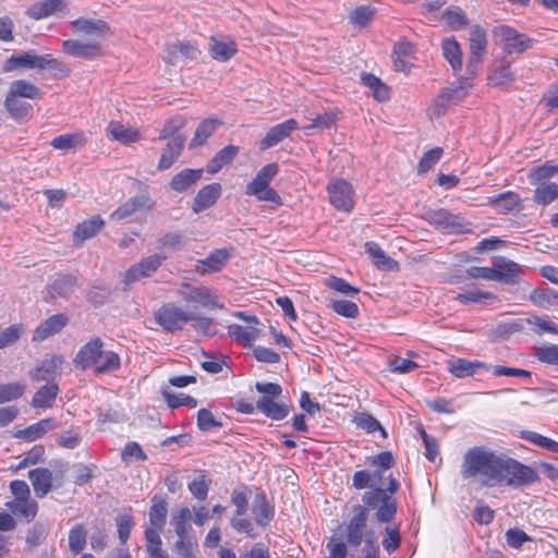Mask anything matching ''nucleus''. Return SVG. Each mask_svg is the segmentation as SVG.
<instances>
[{
    "mask_svg": "<svg viewBox=\"0 0 558 558\" xmlns=\"http://www.w3.org/2000/svg\"><path fill=\"white\" fill-rule=\"evenodd\" d=\"M153 504L149 509V521L150 524L161 530L166 523L167 513H168V504L165 500H161L157 497L153 498Z\"/></svg>",
    "mask_w": 558,
    "mask_h": 558,
    "instance_id": "nucleus-48",
    "label": "nucleus"
},
{
    "mask_svg": "<svg viewBox=\"0 0 558 558\" xmlns=\"http://www.w3.org/2000/svg\"><path fill=\"white\" fill-rule=\"evenodd\" d=\"M167 53L171 60L196 59L201 51L192 41H177L167 45Z\"/></svg>",
    "mask_w": 558,
    "mask_h": 558,
    "instance_id": "nucleus-29",
    "label": "nucleus"
},
{
    "mask_svg": "<svg viewBox=\"0 0 558 558\" xmlns=\"http://www.w3.org/2000/svg\"><path fill=\"white\" fill-rule=\"evenodd\" d=\"M449 371L452 375H454L458 378H463L466 376H472L477 368L485 367L488 368L484 363L482 362H471L465 359H456L450 360L448 362Z\"/></svg>",
    "mask_w": 558,
    "mask_h": 558,
    "instance_id": "nucleus-38",
    "label": "nucleus"
},
{
    "mask_svg": "<svg viewBox=\"0 0 558 558\" xmlns=\"http://www.w3.org/2000/svg\"><path fill=\"white\" fill-rule=\"evenodd\" d=\"M502 458L485 447L470 448L463 457L461 476L465 480L481 476L482 485L494 486L498 484Z\"/></svg>",
    "mask_w": 558,
    "mask_h": 558,
    "instance_id": "nucleus-2",
    "label": "nucleus"
},
{
    "mask_svg": "<svg viewBox=\"0 0 558 558\" xmlns=\"http://www.w3.org/2000/svg\"><path fill=\"white\" fill-rule=\"evenodd\" d=\"M62 363L63 359L61 356L53 355L47 357L29 373V376L36 381H50L60 374Z\"/></svg>",
    "mask_w": 558,
    "mask_h": 558,
    "instance_id": "nucleus-21",
    "label": "nucleus"
},
{
    "mask_svg": "<svg viewBox=\"0 0 558 558\" xmlns=\"http://www.w3.org/2000/svg\"><path fill=\"white\" fill-rule=\"evenodd\" d=\"M386 471L378 468L371 472L372 483L375 489L364 493L362 500L367 508L376 509L375 514L377 521L388 523L392 521L397 512V502L391 497L399 489V483L391 475L388 476L389 485L385 488Z\"/></svg>",
    "mask_w": 558,
    "mask_h": 558,
    "instance_id": "nucleus-1",
    "label": "nucleus"
},
{
    "mask_svg": "<svg viewBox=\"0 0 558 558\" xmlns=\"http://www.w3.org/2000/svg\"><path fill=\"white\" fill-rule=\"evenodd\" d=\"M62 50L75 58L93 60L101 57V44L96 39L86 43L78 39H66L62 43Z\"/></svg>",
    "mask_w": 558,
    "mask_h": 558,
    "instance_id": "nucleus-14",
    "label": "nucleus"
},
{
    "mask_svg": "<svg viewBox=\"0 0 558 558\" xmlns=\"http://www.w3.org/2000/svg\"><path fill=\"white\" fill-rule=\"evenodd\" d=\"M192 512L187 507L181 508L172 515L171 524L174 527L178 539L189 538L187 534L191 530Z\"/></svg>",
    "mask_w": 558,
    "mask_h": 558,
    "instance_id": "nucleus-43",
    "label": "nucleus"
},
{
    "mask_svg": "<svg viewBox=\"0 0 558 558\" xmlns=\"http://www.w3.org/2000/svg\"><path fill=\"white\" fill-rule=\"evenodd\" d=\"M57 427V424L52 418H45L38 423L31 425L29 427L19 430L15 436L22 437L28 441H34L45 435L47 432L52 430Z\"/></svg>",
    "mask_w": 558,
    "mask_h": 558,
    "instance_id": "nucleus-37",
    "label": "nucleus"
},
{
    "mask_svg": "<svg viewBox=\"0 0 558 558\" xmlns=\"http://www.w3.org/2000/svg\"><path fill=\"white\" fill-rule=\"evenodd\" d=\"M107 132L113 140L125 145L135 143L140 140V134L136 130L117 122H110L107 128Z\"/></svg>",
    "mask_w": 558,
    "mask_h": 558,
    "instance_id": "nucleus-40",
    "label": "nucleus"
},
{
    "mask_svg": "<svg viewBox=\"0 0 558 558\" xmlns=\"http://www.w3.org/2000/svg\"><path fill=\"white\" fill-rule=\"evenodd\" d=\"M58 64V60L52 58L50 54L39 56L34 51H27L21 54H13L7 59L3 64V71L11 72L19 68L38 70H44L46 68L56 69Z\"/></svg>",
    "mask_w": 558,
    "mask_h": 558,
    "instance_id": "nucleus-7",
    "label": "nucleus"
},
{
    "mask_svg": "<svg viewBox=\"0 0 558 558\" xmlns=\"http://www.w3.org/2000/svg\"><path fill=\"white\" fill-rule=\"evenodd\" d=\"M158 242L161 247H169L171 250L178 251L185 246L187 239L182 233L168 232V233L163 234L158 240Z\"/></svg>",
    "mask_w": 558,
    "mask_h": 558,
    "instance_id": "nucleus-62",
    "label": "nucleus"
},
{
    "mask_svg": "<svg viewBox=\"0 0 558 558\" xmlns=\"http://www.w3.org/2000/svg\"><path fill=\"white\" fill-rule=\"evenodd\" d=\"M486 45L487 39L485 31L478 25L473 26L470 31V56L466 64L469 74H476L482 57L486 52Z\"/></svg>",
    "mask_w": 558,
    "mask_h": 558,
    "instance_id": "nucleus-10",
    "label": "nucleus"
},
{
    "mask_svg": "<svg viewBox=\"0 0 558 558\" xmlns=\"http://www.w3.org/2000/svg\"><path fill=\"white\" fill-rule=\"evenodd\" d=\"M62 0H41L31 5L26 14L34 20H41L63 10Z\"/></svg>",
    "mask_w": 558,
    "mask_h": 558,
    "instance_id": "nucleus-30",
    "label": "nucleus"
},
{
    "mask_svg": "<svg viewBox=\"0 0 558 558\" xmlns=\"http://www.w3.org/2000/svg\"><path fill=\"white\" fill-rule=\"evenodd\" d=\"M4 106L9 111L11 118L14 120L26 119L32 113V105L20 97H14L7 94Z\"/></svg>",
    "mask_w": 558,
    "mask_h": 558,
    "instance_id": "nucleus-39",
    "label": "nucleus"
},
{
    "mask_svg": "<svg viewBox=\"0 0 558 558\" xmlns=\"http://www.w3.org/2000/svg\"><path fill=\"white\" fill-rule=\"evenodd\" d=\"M535 356L543 363L558 365V345H543L535 350Z\"/></svg>",
    "mask_w": 558,
    "mask_h": 558,
    "instance_id": "nucleus-64",
    "label": "nucleus"
},
{
    "mask_svg": "<svg viewBox=\"0 0 558 558\" xmlns=\"http://www.w3.org/2000/svg\"><path fill=\"white\" fill-rule=\"evenodd\" d=\"M178 294L185 302L198 303L210 308H222V305H219L217 302V296L214 295L213 291L207 287H194L189 283H182L178 290Z\"/></svg>",
    "mask_w": 558,
    "mask_h": 558,
    "instance_id": "nucleus-13",
    "label": "nucleus"
},
{
    "mask_svg": "<svg viewBox=\"0 0 558 558\" xmlns=\"http://www.w3.org/2000/svg\"><path fill=\"white\" fill-rule=\"evenodd\" d=\"M530 299L539 307L558 305V292L554 289L534 290Z\"/></svg>",
    "mask_w": 558,
    "mask_h": 558,
    "instance_id": "nucleus-53",
    "label": "nucleus"
},
{
    "mask_svg": "<svg viewBox=\"0 0 558 558\" xmlns=\"http://www.w3.org/2000/svg\"><path fill=\"white\" fill-rule=\"evenodd\" d=\"M210 481L205 475H198L189 484V490L198 500L207 498Z\"/></svg>",
    "mask_w": 558,
    "mask_h": 558,
    "instance_id": "nucleus-61",
    "label": "nucleus"
},
{
    "mask_svg": "<svg viewBox=\"0 0 558 558\" xmlns=\"http://www.w3.org/2000/svg\"><path fill=\"white\" fill-rule=\"evenodd\" d=\"M25 385L21 383H10L0 385V403L16 400L23 396Z\"/></svg>",
    "mask_w": 558,
    "mask_h": 558,
    "instance_id": "nucleus-58",
    "label": "nucleus"
},
{
    "mask_svg": "<svg viewBox=\"0 0 558 558\" xmlns=\"http://www.w3.org/2000/svg\"><path fill=\"white\" fill-rule=\"evenodd\" d=\"M361 80L365 86L373 90L374 97L379 101H386L390 97L389 87L377 76L371 73H362Z\"/></svg>",
    "mask_w": 558,
    "mask_h": 558,
    "instance_id": "nucleus-46",
    "label": "nucleus"
},
{
    "mask_svg": "<svg viewBox=\"0 0 558 558\" xmlns=\"http://www.w3.org/2000/svg\"><path fill=\"white\" fill-rule=\"evenodd\" d=\"M105 227V220L100 216H94L90 219L78 223L73 232V243L76 246L82 245L86 240L97 235Z\"/></svg>",
    "mask_w": 558,
    "mask_h": 558,
    "instance_id": "nucleus-20",
    "label": "nucleus"
},
{
    "mask_svg": "<svg viewBox=\"0 0 558 558\" xmlns=\"http://www.w3.org/2000/svg\"><path fill=\"white\" fill-rule=\"evenodd\" d=\"M470 87L471 84L465 78L460 80L458 84H451L449 87L442 89L434 100L436 113L440 116L449 106L460 101L465 96L466 90Z\"/></svg>",
    "mask_w": 558,
    "mask_h": 558,
    "instance_id": "nucleus-15",
    "label": "nucleus"
},
{
    "mask_svg": "<svg viewBox=\"0 0 558 558\" xmlns=\"http://www.w3.org/2000/svg\"><path fill=\"white\" fill-rule=\"evenodd\" d=\"M34 492L38 498L45 497L52 487V472L46 468H36L28 473Z\"/></svg>",
    "mask_w": 558,
    "mask_h": 558,
    "instance_id": "nucleus-24",
    "label": "nucleus"
},
{
    "mask_svg": "<svg viewBox=\"0 0 558 558\" xmlns=\"http://www.w3.org/2000/svg\"><path fill=\"white\" fill-rule=\"evenodd\" d=\"M240 148L235 145H228L219 150L208 162L207 172L217 173L223 166L229 165L239 154Z\"/></svg>",
    "mask_w": 558,
    "mask_h": 558,
    "instance_id": "nucleus-33",
    "label": "nucleus"
},
{
    "mask_svg": "<svg viewBox=\"0 0 558 558\" xmlns=\"http://www.w3.org/2000/svg\"><path fill=\"white\" fill-rule=\"evenodd\" d=\"M299 124L296 120L289 119L282 123H279L272 126L266 134V136L260 141V149H268L278 143L282 142L286 137H288L292 131L296 130Z\"/></svg>",
    "mask_w": 558,
    "mask_h": 558,
    "instance_id": "nucleus-18",
    "label": "nucleus"
},
{
    "mask_svg": "<svg viewBox=\"0 0 558 558\" xmlns=\"http://www.w3.org/2000/svg\"><path fill=\"white\" fill-rule=\"evenodd\" d=\"M68 324V318L62 314H56L44 320L34 331L33 341H43L58 332Z\"/></svg>",
    "mask_w": 558,
    "mask_h": 558,
    "instance_id": "nucleus-22",
    "label": "nucleus"
},
{
    "mask_svg": "<svg viewBox=\"0 0 558 558\" xmlns=\"http://www.w3.org/2000/svg\"><path fill=\"white\" fill-rule=\"evenodd\" d=\"M495 271L501 274L502 278H495V281H499L506 284H515L519 281V272L521 271L520 265L506 259L504 257H498L494 262Z\"/></svg>",
    "mask_w": 558,
    "mask_h": 558,
    "instance_id": "nucleus-25",
    "label": "nucleus"
},
{
    "mask_svg": "<svg viewBox=\"0 0 558 558\" xmlns=\"http://www.w3.org/2000/svg\"><path fill=\"white\" fill-rule=\"evenodd\" d=\"M9 95L20 98L36 99L41 93L39 88L26 80H16L10 84Z\"/></svg>",
    "mask_w": 558,
    "mask_h": 558,
    "instance_id": "nucleus-42",
    "label": "nucleus"
},
{
    "mask_svg": "<svg viewBox=\"0 0 558 558\" xmlns=\"http://www.w3.org/2000/svg\"><path fill=\"white\" fill-rule=\"evenodd\" d=\"M58 392V386L56 384L48 383L36 391L32 405L34 408H50Z\"/></svg>",
    "mask_w": 558,
    "mask_h": 558,
    "instance_id": "nucleus-44",
    "label": "nucleus"
},
{
    "mask_svg": "<svg viewBox=\"0 0 558 558\" xmlns=\"http://www.w3.org/2000/svg\"><path fill=\"white\" fill-rule=\"evenodd\" d=\"M184 142H185V137L182 135H178V136L169 140L166 148L163 149V153L161 154L159 162H158L159 170L169 169L173 165V162L181 155V151L184 146Z\"/></svg>",
    "mask_w": 558,
    "mask_h": 558,
    "instance_id": "nucleus-27",
    "label": "nucleus"
},
{
    "mask_svg": "<svg viewBox=\"0 0 558 558\" xmlns=\"http://www.w3.org/2000/svg\"><path fill=\"white\" fill-rule=\"evenodd\" d=\"M210 54L218 61H228L236 52V45L233 40H217L211 37L209 43Z\"/></svg>",
    "mask_w": 558,
    "mask_h": 558,
    "instance_id": "nucleus-35",
    "label": "nucleus"
},
{
    "mask_svg": "<svg viewBox=\"0 0 558 558\" xmlns=\"http://www.w3.org/2000/svg\"><path fill=\"white\" fill-rule=\"evenodd\" d=\"M554 201H558V184L539 182L534 191V202L539 205H548Z\"/></svg>",
    "mask_w": 558,
    "mask_h": 558,
    "instance_id": "nucleus-45",
    "label": "nucleus"
},
{
    "mask_svg": "<svg viewBox=\"0 0 558 558\" xmlns=\"http://www.w3.org/2000/svg\"><path fill=\"white\" fill-rule=\"evenodd\" d=\"M328 193L330 203L337 209L350 211L353 208L352 187L347 181L335 180L329 184Z\"/></svg>",
    "mask_w": 558,
    "mask_h": 558,
    "instance_id": "nucleus-16",
    "label": "nucleus"
},
{
    "mask_svg": "<svg viewBox=\"0 0 558 558\" xmlns=\"http://www.w3.org/2000/svg\"><path fill=\"white\" fill-rule=\"evenodd\" d=\"M245 193L253 195L259 201L271 202L275 204L281 203L280 195L270 187V184L255 175L252 182L246 185Z\"/></svg>",
    "mask_w": 558,
    "mask_h": 558,
    "instance_id": "nucleus-23",
    "label": "nucleus"
},
{
    "mask_svg": "<svg viewBox=\"0 0 558 558\" xmlns=\"http://www.w3.org/2000/svg\"><path fill=\"white\" fill-rule=\"evenodd\" d=\"M229 253L227 250H216L213 253H210L206 259L202 262V268H197V270L202 274L206 271H217L220 270L221 267L227 263L229 259Z\"/></svg>",
    "mask_w": 558,
    "mask_h": 558,
    "instance_id": "nucleus-49",
    "label": "nucleus"
},
{
    "mask_svg": "<svg viewBox=\"0 0 558 558\" xmlns=\"http://www.w3.org/2000/svg\"><path fill=\"white\" fill-rule=\"evenodd\" d=\"M202 174V169H184L172 178L170 186L175 192H184L192 185L196 184L201 180Z\"/></svg>",
    "mask_w": 558,
    "mask_h": 558,
    "instance_id": "nucleus-32",
    "label": "nucleus"
},
{
    "mask_svg": "<svg viewBox=\"0 0 558 558\" xmlns=\"http://www.w3.org/2000/svg\"><path fill=\"white\" fill-rule=\"evenodd\" d=\"M167 256L161 254H154L143 258L140 263L131 266L124 274V288L126 291L131 283L151 276L162 264Z\"/></svg>",
    "mask_w": 558,
    "mask_h": 558,
    "instance_id": "nucleus-9",
    "label": "nucleus"
},
{
    "mask_svg": "<svg viewBox=\"0 0 558 558\" xmlns=\"http://www.w3.org/2000/svg\"><path fill=\"white\" fill-rule=\"evenodd\" d=\"M490 203L497 211L506 214L520 207V197L513 192H506L492 198Z\"/></svg>",
    "mask_w": 558,
    "mask_h": 558,
    "instance_id": "nucleus-47",
    "label": "nucleus"
},
{
    "mask_svg": "<svg viewBox=\"0 0 558 558\" xmlns=\"http://www.w3.org/2000/svg\"><path fill=\"white\" fill-rule=\"evenodd\" d=\"M76 284V277L65 275L56 279L52 284L48 287V295L51 300L57 298H66L73 292Z\"/></svg>",
    "mask_w": 558,
    "mask_h": 558,
    "instance_id": "nucleus-34",
    "label": "nucleus"
},
{
    "mask_svg": "<svg viewBox=\"0 0 558 558\" xmlns=\"http://www.w3.org/2000/svg\"><path fill=\"white\" fill-rule=\"evenodd\" d=\"M120 357L114 352L108 351L101 353V361L97 362L95 372L97 374L107 373L119 368Z\"/></svg>",
    "mask_w": 558,
    "mask_h": 558,
    "instance_id": "nucleus-59",
    "label": "nucleus"
},
{
    "mask_svg": "<svg viewBox=\"0 0 558 558\" xmlns=\"http://www.w3.org/2000/svg\"><path fill=\"white\" fill-rule=\"evenodd\" d=\"M221 194V185L213 183L202 187L194 198V210L196 213L211 207Z\"/></svg>",
    "mask_w": 558,
    "mask_h": 558,
    "instance_id": "nucleus-28",
    "label": "nucleus"
},
{
    "mask_svg": "<svg viewBox=\"0 0 558 558\" xmlns=\"http://www.w3.org/2000/svg\"><path fill=\"white\" fill-rule=\"evenodd\" d=\"M354 423L356 424L357 427L365 429L367 433L380 430L383 438L387 437L385 428L374 416H372L368 413H359L354 417Z\"/></svg>",
    "mask_w": 558,
    "mask_h": 558,
    "instance_id": "nucleus-56",
    "label": "nucleus"
},
{
    "mask_svg": "<svg viewBox=\"0 0 558 558\" xmlns=\"http://www.w3.org/2000/svg\"><path fill=\"white\" fill-rule=\"evenodd\" d=\"M104 342L100 338H94L81 348L74 357V364L82 369L96 366L101 361Z\"/></svg>",
    "mask_w": 558,
    "mask_h": 558,
    "instance_id": "nucleus-17",
    "label": "nucleus"
},
{
    "mask_svg": "<svg viewBox=\"0 0 558 558\" xmlns=\"http://www.w3.org/2000/svg\"><path fill=\"white\" fill-rule=\"evenodd\" d=\"M23 326L21 324L11 325L0 331V349L14 344L23 335Z\"/></svg>",
    "mask_w": 558,
    "mask_h": 558,
    "instance_id": "nucleus-60",
    "label": "nucleus"
},
{
    "mask_svg": "<svg viewBox=\"0 0 558 558\" xmlns=\"http://www.w3.org/2000/svg\"><path fill=\"white\" fill-rule=\"evenodd\" d=\"M9 507L15 515L24 517L27 520L34 519L38 509L37 502L29 498L24 500H14L9 504Z\"/></svg>",
    "mask_w": 558,
    "mask_h": 558,
    "instance_id": "nucleus-52",
    "label": "nucleus"
},
{
    "mask_svg": "<svg viewBox=\"0 0 558 558\" xmlns=\"http://www.w3.org/2000/svg\"><path fill=\"white\" fill-rule=\"evenodd\" d=\"M522 438L550 452L558 453V442L535 432H523Z\"/></svg>",
    "mask_w": 558,
    "mask_h": 558,
    "instance_id": "nucleus-57",
    "label": "nucleus"
},
{
    "mask_svg": "<svg viewBox=\"0 0 558 558\" xmlns=\"http://www.w3.org/2000/svg\"><path fill=\"white\" fill-rule=\"evenodd\" d=\"M255 389L262 395L256 401V408L267 417L271 420H283L290 412L287 404L276 402L282 393V388L276 383H260L255 384Z\"/></svg>",
    "mask_w": 558,
    "mask_h": 558,
    "instance_id": "nucleus-3",
    "label": "nucleus"
},
{
    "mask_svg": "<svg viewBox=\"0 0 558 558\" xmlns=\"http://www.w3.org/2000/svg\"><path fill=\"white\" fill-rule=\"evenodd\" d=\"M493 34L496 41L508 53H522L529 49L534 41L526 35L521 34L507 25H499L495 27Z\"/></svg>",
    "mask_w": 558,
    "mask_h": 558,
    "instance_id": "nucleus-8",
    "label": "nucleus"
},
{
    "mask_svg": "<svg viewBox=\"0 0 558 558\" xmlns=\"http://www.w3.org/2000/svg\"><path fill=\"white\" fill-rule=\"evenodd\" d=\"M153 207V202L147 194L136 195L121 206H119L111 215L110 218L112 220H124L131 217L136 210L147 208L150 209Z\"/></svg>",
    "mask_w": 558,
    "mask_h": 558,
    "instance_id": "nucleus-19",
    "label": "nucleus"
},
{
    "mask_svg": "<svg viewBox=\"0 0 558 558\" xmlns=\"http://www.w3.org/2000/svg\"><path fill=\"white\" fill-rule=\"evenodd\" d=\"M538 480L539 476L531 466L504 456L498 484L506 483L509 486L520 487L531 485Z\"/></svg>",
    "mask_w": 558,
    "mask_h": 558,
    "instance_id": "nucleus-4",
    "label": "nucleus"
},
{
    "mask_svg": "<svg viewBox=\"0 0 558 558\" xmlns=\"http://www.w3.org/2000/svg\"><path fill=\"white\" fill-rule=\"evenodd\" d=\"M442 51L445 58L451 64L454 71H459L462 68L461 61V49L459 44L454 39H445L442 41Z\"/></svg>",
    "mask_w": 558,
    "mask_h": 558,
    "instance_id": "nucleus-51",
    "label": "nucleus"
},
{
    "mask_svg": "<svg viewBox=\"0 0 558 558\" xmlns=\"http://www.w3.org/2000/svg\"><path fill=\"white\" fill-rule=\"evenodd\" d=\"M87 533L82 524L73 526L69 533V548L74 554H80L86 545Z\"/></svg>",
    "mask_w": 558,
    "mask_h": 558,
    "instance_id": "nucleus-54",
    "label": "nucleus"
},
{
    "mask_svg": "<svg viewBox=\"0 0 558 558\" xmlns=\"http://www.w3.org/2000/svg\"><path fill=\"white\" fill-rule=\"evenodd\" d=\"M192 318L193 313L174 303H166L155 313L156 323L168 332L181 331Z\"/></svg>",
    "mask_w": 558,
    "mask_h": 558,
    "instance_id": "nucleus-6",
    "label": "nucleus"
},
{
    "mask_svg": "<svg viewBox=\"0 0 558 558\" xmlns=\"http://www.w3.org/2000/svg\"><path fill=\"white\" fill-rule=\"evenodd\" d=\"M527 324L531 326V330L538 336L545 332L558 335V325L546 316H533L527 319Z\"/></svg>",
    "mask_w": 558,
    "mask_h": 558,
    "instance_id": "nucleus-55",
    "label": "nucleus"
},
{
    "mask_svg": "<svg viewBox=\"0 0 558 558\" xmlns=\"http://www.w3.org/2000/svg\"><path fill=\"white\" fill-rule=\"evenodd\" d=\"M369 510L373 509L367 508L365 504L364 506L355 505L353 507L352 517L345 524V537L351 547H359L362 542L366 545L367 535L375 533L373 530H366Z\"/></svg>",
    "mask_w": 558,
    "mask_h": 558,
    "instance_id": "nucleus-5",
    "label": "nucleus"
},
{
    "mask_svg": "<svg viewBox=\"0 0 558 558\" xmlns=\"http://www.w3.org/2000/svg\"><path fill=\"white\" fill-rule=\"evenodd\" d=\"M428 221L446 232L462 233L468 231V222L458 215H453L445 209L430 210L427 213Z\"/></svg>",
    "mask_w": 558,
    "mask_h": 558,
    "instance_id": "nucleus-12",
    "label": "nucleus"
},
{
    "mask_svg": "<svg viewBox=\"0 0 558 558\" xmlns=\"http://www.w3.org/2000/svg\"><path fill=\"white\" fill-rule=\"evenodd\" d=\"M441 20L453 31L463 28L468 23V19L463 10L454 5L445 10L441 15Z\"/></svg>",
    "mask_w": 558,
    "mask_h": 558,
    "instance_id": "nucleus-50",
    "label": "nucleus"
},
{
    "mask_svg": "<svg viewBox=\"0 0 558 558\" xmlns=\"http://www.w3.org/2000/svg\"><path fill=\"white\" fill-rule=\"evenodd\" d=\"M331 308L339 315L348 317V318H355L359 315V307L357 305L348 300H337L331 303Z\"/></svg>",
    "mask_w": 558,
    "mask_h": 558,
    "instance_id": "nucleus-63",
    "label": "nucleus"
},
{
    "mask_svg": "<svg viewBox=\"0 0 558 558\" xmlns=\"http://www.w3.org/2000/svg\"><path fill=\"white\" fill-rule=\"evenodd\" d=\"M252 512L256 523L262 526L267 525L272 520L275 514L274 508L269 505L264 493H258L255 495Z\"/></svg>",
    "mask_w": 558,
    "mask_h": 558,
    "instance_id": "nucleus-31",
    "label": "nucleus"
},
{
    "mask_svg": "<svg viewBox=\"0 0 558 558\" xmlns=\"http://www.w3.org/2000/svg\"><path fill=\"white\" fill-rule=\"evenodd\" d=\"M366 252L369 254L373 263L381 269L392 270L398 268V263L390 258L381 247L375 242H367L365 244Z\"/></svg>",
    "mask_w": 558,
    "mask_h": 558,
    "instance_id": "nucleus-36",
    "label": "nucleus"
},
{
    "mask_svg": "<svg viewBox=\"0 0 558 558\" xmlns=\"http://www.w3.org/2000/svg\"><path fill=\"white\" fill-rule=\"evenodd\" d=\"M221 124L222 121L216 118H207L203 120L197 125L194 136L189 144L190 149L203 146Z\"/></svg>",
    "mask_w": 558,
    "mask_h": 558,
    "instance_id": "nucleus-26",
    "label": "nucleus"
},
{
    "mask_svg": "<svg viewBox=\"0 0 558 558\" xmlns=\"http://www.w3.org/2000/svg\"><path fill=\"white\" fill-rule=\"evenodd\" d=\"M228 333L243 345L251 347L252 342L258 338L259 330L254 326L243 327L233 324L229 326Z\"/></svg>",
    "mask_w": 558,
    "mask_h": 558,
    "instance_id": "nucleus-41",
    "label": "nucleus"
},
{
    "mask_svg": "<svg viewBox=\"0 0 558 558\" xmlns=\"http://www.w3.org/2000/svg\"><path fill=\"white\" fill-rule=\"evenodd\" d=\"M72 33L99 40L109 33V25L100 19L78 17L71 22Z\"/></svg>",
    "mask_w": 558,
    "mask_h": 558,
    "instance_id": "nucleus-11",
    "label": "nucleus"
}]
</instances>
